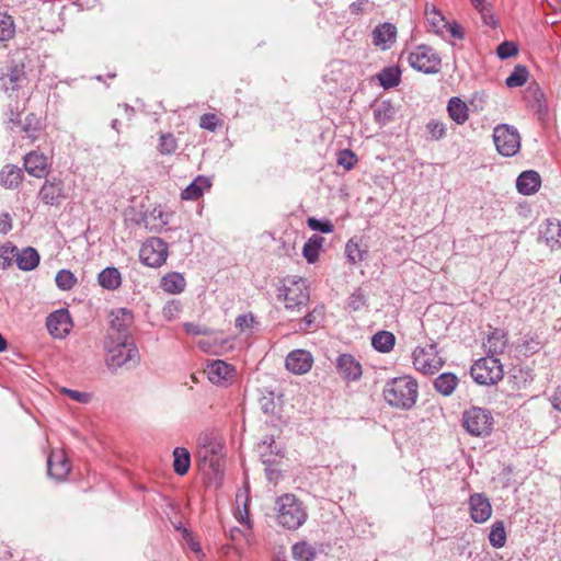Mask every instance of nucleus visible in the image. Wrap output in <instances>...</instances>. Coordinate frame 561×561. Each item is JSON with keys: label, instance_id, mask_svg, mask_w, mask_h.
<instances>
[{"label": "nucleus", "instance_id": "obj_1", "mask_svg": "<svg viewBox=\"0 0 561 561\" xmlns=\"http://www.w3.org/2000/svg\"><path fill=\"white\" fill-rule=\"evenodd\" d=\"M419 385L410 376L397 377L388 380L383 387L386 402L401 410H410L416 403Z\"/></svg>", "mask_w": 561, "mask_h": 561}, {"label": "nucleus", "instance_id": "obj_2", "mask_svg": "<svg viewBox=\"0 0 561 561\" xmlns=\"http://www.w3.org/2000/svg\"><path fill=\"white\" fill-rule=\"evenodd\" d=\"M106 352L105 365L112 373L119 368H136L140 364V353L135 341H103Z\"/></svg>", "mask_w": 561, "mask_h": 561}, {"label": "nucleus", "instance_id": "obj_3", "mask_svg": "<svg viewBox=\"0 0 561 561\" xmlns=\"http://www.w3.org/2000/svg\"><path fill=\"white\" fill-rule=\"evenodd\" d=\"M276 522L283 528L297 530L308 518L307 508L295 494L286 493L276 499Z\"/></svg>", "mask_w": 561, "mask_h": 561}, {"label": "nucleus", "instance_id": "obj_4", "mask_svg": "<svg viewBox=\"0 0 561 561\" xmlns=\"http://www.w3.org/2000/svg\"><path fill=\"white\" fill-rule=\"evenodd\" d=\"M277 299L288 311H300L310 300L306 279L296 276L283 278L277 286Z\"/></svg>", "mask_w": 561, "mask_h": 561}, {"label": "nucleus", "instance_id": "obj_5", "mask_svg": "<svg viewBox=\"0 0 561 561\" xmlns=\"http://www.w3.org/2000/svg\"><path fill=\"white\" fill-rule=\"evenodd\" d=\"M461 424L474 437L489 436L494 427V417L488 409L471 407L462 412Z\"/></svg>", "mask_w": 561, "mask_h": 561}, {"label": "nucleus", "instance_id": "obj_6", "mask_svg": "<svg viewBox=\"0 0 561 561\" xmlns=\"http://www.w3.org/2000/svg\"><path fill=\"white\" fill-rule=\"evenodd\" d=\"M133 324L134 313L129 309L117 308L112 310L104 341H134Z\"/></svg>", "mask_w": 561, "mask_h": 561}, {"label": "nucleus", "instance_id": "obj_7", "mask_svg": "<svg viewBox=\"0 0 561 561\" xmlns=\"http://www.w3.org/2000/svg\"><path fill=\"white\" fill-rule=\"evenodd\" d=\"M470 375L479 385H495L503 378V366L499 358L488 355L473 363Z\"/></svg>", "mask_w": 561, "mask_h": 561}, {"label": "nucleus", "instance_id": "obj_8", "mask_svg": "<svg viewBox=\"0 0 561 561\" xmlns=\"http://www.w3.org/2000/svg\"><path fill=\"white\" fill-rule=\"evenodd\" d=\"M493 141L497 152L503 157H513L520 149L518 130L507 124L497 125L493 130Z\"/></svg>", "mask_w": 561, "mask_h": 561}, {"label": "nucleus", "instance_id": "obj_9", "mask_svg": "<svg viewBox=\"0 0 561 561\" xmlns=\"http://www.w3.org/2000/svg\"><path fill=\"white\" fill-rule=\"evenodd\" d=\"M414 368L425 375H433L444 365V360L438 355L437 346L431 343L424 347L417 346L412 353Z\"/></svg>", "mask_w": 561, "mask_h": 561}, {"label": "nucleus", "instance_id": "obj_10", "mask_svg": "<svg viewBox=\"0 0 561 561\" xmlns=\"http://www.w3.org/2000/svg\"><path fill=\"white\" fill-rule=\"evenodd\" d=\"M409 65L424 73H437L440 70V57L427 45H420L408 56Z\"/></svg>", "mask_w": 561, "mask_h": 561}, {"label": "nucleus", "instance_id": "obj_11", "mask_svg": "<svg viewBox=\"0 0 561 561\" xmlns=\"http://www.w3.org/2000/svg\"><path fill=\"white\" fill-rule=\"evenodd\" d=\"M168 255V243L157 237L147 239L139 250V259L141 263L149 267L162 266L165 263Z\"/></svg>", "mask_w": 561, "mask_h": 561}, {"label": "nucleus", "instance_id": "obj_12", "mask_svg": "<svg viewBox=\"0 0 561 561\" xmlns=\"http://www.w3.org/2000/svg\"><path fill=\"white\" fill-rule=\"evenodd\" d=\"M73 321L66 308L58 309L46 318V328L55 339H65L71 331Z\"/></svg>", "mask_w": 561, "mask_h": 561}, {"label": "nucleus", "instance_id": "obj_13", "mask_svg": "<svg viewBox=\"0 0 561 561\" xmlns=\"http://www.w3.org/2000/svg\"><path fill=\"white\" fill-rule=\"evenodd\" d=\"M471 519L477 524L485 523L492 515V505L484 493H473L468 500Z\"/></svg>", "mask_w": 561, "mask_h": 561}, {"label": "nucleus", "instance_id": "obj_14", "mask_svg": "<svg viewBox=\"0 0 561 561\" xmlns=\"http://www.w3.org/2000/svg\"><path fill=\"white\" fill-rule=\"evenodd\" d=\"M38 196L45 205L58 206L66 197L64 182L58 178L46 180L39 190Z\"/></svg>", "mask_w": 561, "mask_h": 561}, {"label": "nucleus", "instance_id": "obj_15", "mask_svg": "<svg viewBox=\"0 0 561 561\" xmlns=\"http://www.w3.org/2000/svg\"><path fill=\"white\" fill-rule=\"evenodd\" d=\"M312 364L313 357L311 353L300 348L291 351L285 360L286 368L296 375L308 373Z\"/></svg>", "mask_w": 561, "mask_h": 561}, {"label": "nucleus", "instance_id": "obj_16", "mask_svg": "<svg viewBox=\"0 0 561 561\" xmlns=\"http://www.w3.org/2000/svg\"><path fill=\"white\" fill-rule=\"evenodd\" d=\"M24 64L11 61L7 66V71L0 76L2 89L5 92L15 91L19 88V83L24 79Z\"/></svg>", "mask_w": 561, "mask_h": 561}, {"label": "nucleus", "instance_id": "obj_17", "mask_svg": "<svg viewBox=\"0 0 561 561\" xmlns=\"http://www.w3.org/2000/svg\"><path fill=\"white\" fill-rule=\"evenodd\" d=\"M373 44L381 49H389L397 39V27L389 22L377 25L371 33Z\"/></svg>", "mask_w": 561, "mask_h": 561}, {"label": "nucleus", "instance_id": "obj_18", "mask_svg": "<svg viewBox=\"0 0 561 561\" xmlns=\"http://www.w3.org/2000/svg\"><path fill=\"white\" fill-rule=\"evenodd\" d=\"M47 471L49 477L57 481L66 479L70 471L69 460L62 451H54L47 458Z\"/></svg>", "mask_w": 561, "mask_h": 561}, {"label": "nucleus", "instance_id": "obj_19", "mask_svg": "<svg viewBox=\"0 0 561 561\" xmlns=\"http://www.w3.org/2000/svg\"><path fill=\"white\" fill-rule=\"evenodd\" d=\"M336 368L346 380H357L362 376V365L351 354H341L336 360Z\"/></svg>", "mask_w": 561, "mask_h": 561}, {"label": "nucleus", "instance_id": "obj_20", "mask_svg": "<svg viewBox=\"0 0 561 561\" xmlns=\"http://www.w3.org/2000/svg\"><path fill=\"white\" fill-rule=\"evenodd\" d=\"M234 369L224 360L217 359L207 366V376L210 382L224 385L232 378Z\"/></svg>", "mask_w": 561, "mask_h": 561}, {"label": "nucleus", "instance_id": "obj_21", "mask_svg": "<svg viewBox=\"0 0 561 561\" xmlns=\"http://www.w3.org/2000/svg\"><path fill=\"white\" fill-rule=\"evenodd\" d=\"M26 172L35 178H44L48 171L47 158L37 151H31L24 157Z\"/></svg>", "mask_w": 561, "mask_h": 561}, {"label": "nucleus", "instance_id": "obj_22", "mask_svg": "<svg viewBox=\"0 0 561 561\" xmlns=\"http://www.w3.org/2000/svg\"><path fill=\"white\" fill-rule=\"evenodd\" d=\"M541 184V178L537 171L527 170L522 172L516 180V188L523 195L535 194Z\"/></svg>", "mask_w": 561, "mask_h": 561}, {"label": "nucleus", "instance_id": "obj_23", "mask_svg": "<svg viewBox=\"0 0 561 561\" xmlns=\"http://www.w3.org/2000/svg\"><path fill=\"white\" fill-rule=\"evenodd\" d=\"M540 237L551 250L561 249V221L547 219Z\"/></svg>", "mask_w": 561, "mask_h": 561}, {"label": "nucleus", "instance_id": "obj_24", "mask_svg": "<svg viewBox=\"0 0 561 561\" xmlns=\"http://www.w3.org/2000/svg\"><path fill=\"white\" fill-rule=\"evenodd\" d=\"M425 18L431 30L442 38H445V27L447 26V20L444 14L434 5L425 4Z\"/></svg>", "mask_w": 561, "mask_h": 561}, {"label": "nucleus", "instance_id": "obj_25", "mask_svg": "<svg viewBox=\"0 0 561 561\" xmlns=\"http://www.w3.org/2000/svg\"><path fill=\"white\" fill-rule=\"evenodd\" d=\"M211 182L207 176L197 175L181 193L182 199L195 201L198 199L203 193L209 190Z\"/></svg>", "mask_w": 561, "mask_h": 561}, {"label": "nucleus", "instance_id": "obj_26", "mask_svg": "<svg viewBox=\"0 0 561 561\" xmlns=\"http://www.w3.org/2000/svg\"><path fill=\"white\" fill-rule=\"evenodd\" d=\"M507 334L502 329H493L486 337L484 346L488 348L490 356L502 354L507 346Z\"/></svg>", "mask_w": 561, "mask_h": 561}, {"label": "nucleus", "instance_id": "obj_27", "mask_svg": "<svg viewBox=\"0 0 561 561\" xmlns=\"http://www.w3.org/2000/svg\"><path fill=\"white\" fill-rule=\"evenodd\" d=\"M39 253L32 247H26L21 251L18 249L15 256L16 265L22 271H33L39 264Z\"/></svg>", "mask_w": 561, "mask_h": 561}, {"label": "nucleus", "instance_id": "obj_28", "mask_svg": "<svg viewBox=\"0 0 561 561\" xmlns=\"http://www.w3.org/2000/svg\"><path fill=\"white\" fill-rule=\"evenodd\" d=\"M98 283L104 289L115 290L122 284L121 272L114 266L105 267L99 273Z\"/></svg>", "mask_w": 561, "mask_h": 561}, {"label": "nucleus", "instance_id": "obj_29", "mask_svg": "<svg viewBox=\"0 0 561 561\" xmlns=\"http://www.w3.org/2000/svg\"><path fill=\"white\" fill-rule=\"evenodd\" d=\"M447 111L449 117L457 124L462 125L469 118V108L459 98L454 96L448 101Z\"/></svg>", "mask_w": 561, "mask_h": 561}, {"label": "nucleus", "instance_id": "obj_30", "mask_svg": "<svg viewBox=\"0 0 561 561\" xmlns=\"http://www.w3.org/2000/svg\"><path fill=\"white\" fill-rule=\"evenodd\" d=\"M199 450L197 453V457L201 462L204 465L209 462V467L213 470H216L219 467V457H217V448L219 446H215L213 444H208V437L204 438V442H199Z\"/></svg>", "mask_w": 561, "mask_h": 561}, {"label": "nucleus", "instance_id": "obj_31", "mask_svg": "<svg viewBox=\"0 0 561 561\" xmlns=\"http://www.w3.org/2000/svg\"><path fill=\"white\" fill-rule=\"evenodd\" d=\"M459 379L453 373H443L434 380L435 390L444 397H449L458 386Z\"/></svg>", "mask_w": 561, "mask_h": 561}, {"label": "nucleus", "instance_id": "obj_32", "mask_svg": "<svg viewBox=\"0 0 561 561\" xmlns=\"http://www.w3.org/2000/svg\"><path fill=\"white\" fill-rule=\"evenodd\" d=\"M377 79L385 90L396 88L401 82V70L398 66L386 67L377 75Z\"/></svg>", "mask_w": 561, "mask_h": 561}, {"label": "nucleus", "instance_id": "obj_33", "mask_svg": "<svg viewBox=\"0 0 561 561\" xmlns=\"http://www.w3.org/2000/svg\"><path fill=\"white\" fill-rule=\"evenodd\" d=\"M185 286L184 276L178 272L168 273L161 279V288L169 294H180L184 290Z\"/></svg>", "mask_w": 561, "mask_h": 561}, {"label": "nucleus", "instance_id": "obj_34", "mask_svg": "<svg viewBox=\"0 0 561 561\" xmlns=\"http://www.w3.org/2000/svg\"><path fill=\"white\" fill-rule=\"evenodd\" d=\"M394 344L396 336L390 331H378L371 337V345L379 353H389L393 350Z\"/></svg>", "mask_w": 561, "mask_h": 561}, {"label": "nucleus", "instance_id": "obj_35", "mask_svg": "<svg viewBox=\"0 0 561 561\" xmlns=\"http://www.w3.org/2000/svg\"><path fill=\"white\" fill-rule=\"evenodd\" d=\"M324 238L319 234H312L304 244L302 255L308 263H314L319 259V252L323 245Z\"/></svg>", "mask_w": 561, "mask_h": 561}, {"label": "nucleus", "instance_id": "obj_36", "mask_svg": "<svg viewBox=\"0 0 561 561\" xmlns=\"http://www.w3.org/2000/svg\"><path fill=\"white\" fill-rule=\"evenodd\" d=\"M173 470L179 476L188 472L191 466V454L185 447H175L173 450Z\"/></svg>", "mask_w": 561, "mask_h": 561}, {"label": "nucleus", "instance_id": "obj_37", "mask_svg": "<svg viewBox=\"0 0 561 561\" xmlns=\"http://www.w3.org/2000/svg\"><path fill=\"white\" fill-rule=\"evenodd\" d=\"M22 181V170L15 165H5L0 171V184L7 188H15Z\"/></svg>", "mask_w": 561, "mask_h": 561}, {"label": "nucleus", "instance_id": "obj_38", "mask_svg": "<svg viewBox=\"0 0 561 561\" xmlns=\"http://www.w3.org/2000/svg\"><path fill=\"white\" fill-rule=\"evenodd\" d=\"M394 110L390 101H382L374 108V119L380 126H386L393 119Z\"/></svg>", "mask_w": 561, "mask_h": 561}, {"label": "nucleus", "instance_id": "obj_39", "mask_svg": "<svg viewBox=\"0 0 561 561\" xmlns=\"http://www.w3.org/2000/svg\"><path fill=\"white\" fill-rule=\"evenodd\" d=\"M324 316L323 306L316 307L312 311L308 312L299 323L300 331H309L316 329L322 321Z\"/></svg>", "mask_w": 561, "mask_h": 561}, {"label": "nucleus", "instance_id": "obj_40", "mask_svg": "<svg viewBox=\"0 0 561 561\" xmlns=\"http://www.w3.org/2000/svg\"><path fill=\"white\" fill-rule=\"evenodd\" d=\"M471 4L480 13L485 25L491 27L497 26V21L492 13L491 4L486 0H471Z\"/></svg>", "mask_w": 561, "mask_h": 561}, {"label": "nucleus", "instance_id": "obj_41", "mask_svg": "<svg viewBox=\"0 0 561 561\" xmlns=\"http://www.w3.org/2000/svg\"><path fill=\"white\" fill-rule=\"evenodd\" d=\"M291 552L296 561H313L316 558V549L307 541L296 542Z\"/></svg>", "mask_w": 561, "mask_h": 561}, {"label": "nucleus", "instance_id": "obj_42", "mask_svg": "<svg viewBox=\"0 0 561 561\" xmlns=\"http://www.w3.org/2000/svg\"><path fill=\"white\" fill-rule=\"evenodd\" d=\"M489 541L493 548L500 549L506 543V531L504 527V523L502 520H497L493 523L491 526V530L489 534Z\"/></svg>", "mask_w": 561, "mask_h": 561}, {"label": "nucleus", "instance_id": "obj_43", "mask_svg": "<svg viewBox=\"0 0 561 561\" xmlns=\"http://www.w3.org/2000/svg\"><path fill=\"white\" fill-rule=\"evenodd\" d=\"M262 447L268 449V453H261V459L264 465H273L275 457L282 456L280 450L275 445L273 435H266L261 443Z\"/></svg>", "mask_w": 561, "mask_h": 561}, {"label": "nucleus", "instance_id": "obj_44", "mask_svg": "<svg viewBox=\"0 0 561 561\" xmlns=\"http://www.w3.org/2000/svg\"><path fill=\"white\" fill-rule=\"evenodd\" d=\"M529 71L524 65H516L513 72L506 78L505 83L508 88H518L527 82Z\"/></svg>", "mask_w": 561, "mask_h": 561}, {"label": "nucleus", "instance_id": "obj_45", "mask_svg": "<svg viewBox=\"0 0 561 561\" xmlns=\"http://www.w3.org/2000/svg\"><path fill=\"white\" fill-rule=\"evenodd\" d=\"M157 149L162 156H171L178 149V140L171 133H161Z\"/></svg>", "mask_w": 561, "mask_h": 561}, {"label": "nucleus", "instance_id": "obj_46", "mask_svg": "<svg viewBox=\"0 0 561 561\" xmlns=\"http://www.w3.org/2000/svg\"><path fill=\"white\" fill-rule=\"evenodd\" d=\"M542 347V344L537 335L526 334L524 335L520 344L518 345L519 352L525 355H534L538 353Z\"/></svg>", "mask_w": 561, "mask_h": 561}, {"label": "nucleus", "instance_id": "obj_47", "mask_svg": "<svg viewBox=\"0 0 561 561\" xmlns=\"http://www.w3.org/2000/svg\"><path fill=\"white\" fill-rule=\"evenodd\" d=\"M55 283L60 290L66 291L70 290L77 284V278L71 271L62 268L57 272Z\"/></svg>", "mask_w": 561, "mask_h": 561}, {"label": "nucleus", "instance_id": "obj_48", "mask_svg": "<svg viewBox=\"0 0 561 561\" xmlns=\"http://www.w3.org/2000/svg\"><path fill=\"white\" fill-rule=\"evenodd\" d=\"M18 254V248L12 243H5L0 247V268L5 270L10 267L15 261Z\"/></svg>", "mask_w": 561, "mask_h": 561}, {"label": "nucleus", "instance_id": "obj_49", "mask_svg": "<svg viewBox=\"0 0 561 561\" xmlns=\"http://www.w3.org/2000/svg\"><path fill=\"white\" fill-rule=\"evenodd\" d=\"M22 130L32 140L37 138V134L41 130V122L35 114L31 113L25 117V121L22 125Z\"/></svg>", "mask_w": 561, "mask_h": 561}, {"label": "nucleus", "instance_id": "obj_50", "mask_svg": "<svg viewBox=\"0 0 561 561\" xmlns=\"http://www.w3.org/2000/svg\"><path fill=\"white\" fill-rule=\"evenodd\" d=\"M365 252L359 244L353 239L348 240L345 245V255L351 264H357L364 260Z\"/></svg>", "mask_w": 561, "mask_h": 561}, {"label": "nucleus", "instance_id": "obj_51", "mask_svg": "<svg viewBox=\"0 0 561 561\" xmlns=\"http://www.w3.org/2000/svg\"><path fill=\"white\" fill-rule=\"evenodd\" d=\"M425 128L432 140H440L446 136V125L438 119H430Z\"/></svg>", "mask_w": 561, "mask_h": 561}, {"label": "nucleus", "instance_id": "obj_52", "mask_svg": "<svg viewBox=\"0 0 561 561\" xmlns=\"http://www.w3.org/2000/svg\"><path fill=\"white\" fill-rule=\"evenodd\" d=\"M307 224L310 229L322 233H331L334 229L333 224L329 219L310 217L308 218Z\"/></svg>", "mask_w": 561, "mask_h": 561}, {"label": "nucleus", "instance_id": "obj_53", "mask_svg": "<svg viewBox=\"0 0 561 561\" xmlns=\"http://www.w3.org/2000/svg\"><path fill=\"white\" fill-rule=\"evenodd\" d=\"M14 34V26L11 16L2 15L0 16V39L7 41L11 38Z\"/></svg>", "mask_w": 561, "mask_h": 561}, {"label": "nucleus", "instance_id": "obj_54", "mask_svg": "<svg viewBox=\"0 0 561 561\" xmlns=\"http://www.w3.org/2000/svg\"><path fill=\"white\" fill-rule=\"evenodd\" d=\"M257 324H259V322L256 321L255 317L251 312L247 313V314H240L236 319V327L241 332L253 329Z\"/></svg>", "mask_w": 561, "mask_h": 561}, {"label": "nucleus", "instance_id": "obj_55", "mask_svg": "<svg viewBox=\"0 0 561 561\" xmlns=\"http://www.w3.org/2000/svg\"><path fill=\"white\" fill-rule=\"evenodd\" d=\"M496 53L500 59H507L518 53V47L514 42L506 41L497 46Z\"/></svg>", "mask_w": 561, "mask_h": 561}, {"label": "nucleus", "instance_id": "obj_56", "mask_svg": "<svg viewBox=\"0 0 561 561\" xmlns=\"http://www.w3.org/2000/svg\"><path fill=\"white\" fill-rule=\"evenodd\" d=\"M219 126V119L216 114L205 113L199 118V127L209 131H215Z\"/></svg>", "mask_w": 561, "mask_h": 561}, {"label": "nucleus", "instance_id": "obj_57", "mask_svg": "<svg viewBox=\"0 0 561 561\" xmlns=\"http://www.w3.org/2000/svg\"><path fill=\"white\" fill-rule=\"evenodd\" d=\"M260 405L265 414L274 415L277 412V404L274 400L273 393L262 396L260 399Z\"/></svg>", "mask_w": 561, "mask_h": 561}, {"label": "nucleus", "instance_id": "obj_58", "mask_svg": "<svg viewBox=\"0 0 561 561\" xmlns=\"http://www.w3.org/2000/svg\"><path fill=\"white\" fill-rule=\"evenodd\" d=\"M366 299L364 294L360 289L355 290L347 300V306L354 310L357 311L362 309L365 306Z\"/></svg>", "mask_w": 561, "mask_h": 561}, {"label": "nucleus", "instance_id": "obj_59", "mask_svg": "<svg viewBox=\"0 0 561 561\" xmlns=\"http://www.w3.org/2000/svg\"><path fill=\"white\" fill-rule=\"evenodd\" d=\"M446 34H449L450 37L456 39H463L465 37L463 27L456 21H447V26L445 27V35Z\"/></svg>", "mask_w": 561, "mask_h": 561}, {"label": "nucleus", "instance_id": "obj_60", "mask_svg": "<svg viewBox=\"0 0 561 561\" xmlns=\"http://www.w3.org/2000/svg\"><path fill=\"white\" fill-rule=\"evenodd\" d=\"M356 162V156L351 150H344L340 153L337 163L346 170H351Z\"/></svg>", "mask_w": 561, "mask_h": 561}, {"label": "nucleus", "instance_id": "obj_61", "mask_svg": "<svg viewBox=\"0 0 561 561\" xmlns=\"http://www.w3.org/2000/svg\"><path fill=\"white\" fill-rule=\"evenodd\" d=\"M64 393H66L69 398L73 399L77 402L80 403H87L90 400V394L87 392H80L72 389H62Z\"/></svg>", "mask_w": 561, "mask_h": 561}, {"label": "nucleus", "instance_id": "obj_62", "mask_svg": "<svg viewBox=\"0 0 561 561\" xmlns=\"http://www.w3.org/2000/svg\"><path fill=\"white\" fill-rule=\"evenodd\" d=\"M185 332L192 335H205L208 333V329L194 323H184Z\"/></svg>", "mask_w": 561, "mask_h": 561}, {"label": "nucleus", "instance_id": "obj_63", "mask_svg": "<svg viewBox=\"0 0 561 561\" xmlns=\"http://www.w3.org/2000/svg\"><path fill=\"white\" fill-rule=\"evenodd\" d=\"M367 4L368 0H356L350 4V13L353 15L362 14L365 11Z\"/></svg>", "mask_w": 561, "mask_h": 561}, {"label": "nucleus", "instance_id": "obj_64", "mask_svg": "<svg viewBox=\"0 0 561 561\" xmlns=\"http://www.w3.org/2000/svg\"><path fill=\"white\" fill-rule=\"evenodd\" d=\"M12 229V220L8 213L0 215V232L5 234Z\"/></svg>", "mask_w": 561, "mask_h": 561}]
</instances>
